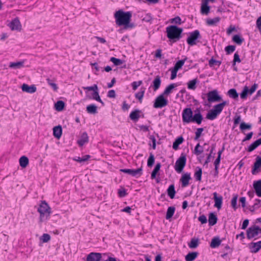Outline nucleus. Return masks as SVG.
Masks as SVG:
<instances>
[{
    "label": "nucleus",
    "mask_w": 261,
    "mask_h": 261,
    "mask_svg": "<svg viewBox=\"0 0 261 261\" xmlns=\"http://www.w3.org/2000/svg\"><path fill=\"white\" fill-rule=\"evenodd\" d=\"M46 81L47 82V84L53 89V90L55 91H57V90L58 89V87L57 86L56 84L54 83L53 81L49 79H47Z\"/></svg>",
    "instance_id": "4d7b16f0"
},
{
    "label": "nucleus",
    "mask_w": 261,
    "mask_h": 261,
    "mask_svg": "<svg viewBox=\"0 0 261 261\" xmlns=\"http://www.w3.org/2000/svg\"><path fill=\"white\" fill-rule=\"evenodd\" d=\"M221 241L218 237L214 238L211 241L210 246L212 248L218 247L221 244Z\"/></svg>",
    "instance_id": "cd10ccee"
},
{
    "label": "nucleus",
    "mask_w": 261,
    "mask_h": 261,
    "mask_svg": "<svg viewBox=\"0 0 261 261\" xmlns=\"http://www.w3.org/2000/svg\"><path fill=\"white\" fill-rule=\"evenodd\" d=\"M110 61H111L115 66H119L122 64L123 61L119 59L116 58L115 57H111L110 58Z\"/></svg>",
    "instance_id": "8fccbe9b"
},
{
    "label": "nucleus",
    "mask_w": 261,
    "mask_h": 261,
    "mask_svg": "<svg viewBox=\"0 0 261 261\" xmlns=\"http://www.w3.org/2000/svg\"><path fill=\"white\" fill-rule=\"evenodd\" d=\"M22 90L23 92L28 93H33L36 91V87L35 85H33L29 86L28 84H23L21 86Z\"/></svg>",
    "instance_id": "f3484780"
},
{
    "label": "nucleus",
    "mask_w": 261,
    "mask_h": 261,
    "mask_svg": "<svg viewBox=\"0 0 261 261\" xmlns=\"http://www.w3.org/2000/svg\"><path fill=\"white\" fill-rule=\"evenodd\" d=\"M154 162V157L152 153H150L149 157L147 161V166L148 167H151L153 165Z\"/></svg>",
    "instance_id": "bf43d9fd"
},
{
    "label": "nucleus",
    "mask_w": 261,
    "mask_h": 261,
    "mask_svg": "<svg viewBox=\"0 0 261 261\" xmlns=\"http://www.w3.org/2000/svg\"><path fill=\"white\" fill-rule=\"evenodd\" d=\"M145 93V88H141L140 89V91L136 93L135 97L137 99H138L140 102H142V99L144 96V94Z\"/></svg>",
    "instance_id": "58836bf2"
},
{
    "label": "nucleus",
    "mask_w": 261,
    "mask_h": 261,
    "mask_svg": "<svg viewBox=\"0 0 261 261\" xmlns=\"http://www.w3.org/2000/svg\"><path fill=\"white\" fill-rule=\"evenodd\" d=\"M221 64V62L215 60L213 58L210 59L208 61V64L211 67L214 66L215 65L219 66Z\"/></svg>",
    "instance_id": "13d9d810"
},
{
    "label": "nucleus",
    "mask_w": 261,
    "mask_h": 261,
    "mask_svg": "<svg viewBox=\"0 0 261 261\" xmlns=\"http://www.w3.org/2000/svg\"><path fill=\"white\" fill-rule=\"evenodd\" d=\"M252 127V125L250 123H246L244 122L241 123L240 125V129L243 132L245 130L250 129Z\"/></svg>",
    "instance_id": "49530a36"
},
{
    "label": "nucleus",
    "mask_w": 261,
    "mask_h": 261,
    "mask_svg": "<svg viewBox=\"0 0 261 261\" xmlns=\"http://www.w3.org/2000/svg\"><path fill=\"white\" fill-rule=\"evenodd\" d=\"M90 157V156L89 155H85L82 158L76 157L74 159V160L80 163H82L87 161Z\"/></svg>",
    "instance_id": "3c124183"
},
{
    "label": "nucleus",
    "mask_w": 261,
    "mask_h": 261,
    "mask_svg": "<svg viewBox=\"0 0 261 261\" xmlns=\"http://www.w3.org/2000/svg\"><path fill=\"white\" fill-rule=\"evenodd\" d=\"M89 140V137L87 133H83L81 137V138L77 141L78 144L82 146L86 143H87Z\"/></svg>",
    "instance_id": "412c9836"
},
{
    "label": "nucleus",
    "mask_w": 261,
    "mask_h": 261,
    "mask_svg": "<svg viewBox=\"0 0 261 261\" xmlns=\"http://www.w3.org/2000/svg\"><path fill=\"white\" fill-rule=\"evenodd\" d=\"M8 25L12 31H20L21 30V25L18 17L13 19Z\"/></svg>",
    "instance_id": "f8f14e48"
},
{
    "label": "nucleus",
    "mask_w": 261,
    "mask_h": 261,
    "mask_svg": "<svg viewBox=\"0 0 261 261\" xmlns=\"http://www.w3.org/2000/svg\"><path fill=\"white\" fill-rule=\"evenodd\" d=\"M249 248L251 249V252H257L261 248V241H259L256 243H251L249 245Z\"/></svg>",
    "instance_id": "a211bd4d"
},
{
    "label": "nucleus",
    "mask_w": 261,
    "mask_h": 261,
    "mask_svg": "<svg viewBox=\"0 0 261 261\" xmlns=\"http://www.w3.org/2000/svg\"><path fill=\"white\" fill-rule=\"evenodd\" d=\"M132 16L130 12H123L121 10L117 11L114 14L116 24L119 26L125 25V28L133 27V24H129Z\"/></svg>",
    "instance_id": "f257e3e1"
},
{
    "label": "nucleus",
    "mask_w": 261,
    "mask_h": 261,
    "mask_svg": "<svg viewBox=\"0 0 261 261\" xmlns=\"http://www.w3.org/2000/svg\"><path fill=\"white\" fill-rule=\"evenodd\" d=\"M65 106L64 102L62 100L57 101L55 104V108L58 111H62Z\"/></svg>",
    "instance_id": "de8ad7c7"
},
{
    "label": "nucleus",
    "mask_w": 261,
    "mask_h": 261,
    "mask_svg": "<svg viewBox=\"0 0 261 261\" xmlns=\"http://www.w3.org/2000/svg\"><path fill=\"white\" fill-rule=\"evenodd\" d=\"M241 61L240 60L239 55L238 54V53H236L234 54V58H233V66L235 65L236 62L240 63Z\"/></svg>",
    "instance_id": "338daca9"
},
{
    "label": "nucleus",
    "mask_w": 261,
    "mask_h": 261,
    "mask_svg": "<svg viewBox=\"0 0 261 261\" xmlns=\"http://www.w3.org/2000/svg\"><path fill=\"white\" fill-rule=\"evenodd\" d=\"M203 117L200 111L197 110L195 111V114L193 116L192 122H196L198 124L201 123Z\"/></svg>",
    "instance_id": "6ab92c4d"
},
{
    "label": "nucleus",
    "mask_w": 261,
    "mask_h": 261,
    "mask_svg": "<svg viewBox=\"0 0 261 261\" xmlns=\"http://www.w3.org/2000/svg\"><path fill=\"white\" fill-rule=\"evenodd\" d=\"M198 82L197 79L190 81L188 83V88L191 90H195L196 88V84Z\"/></svg>",
    "instance_id": "79ce46f5"
},
{
    "label": "nucleus",
    "mask_w": 261,
    "mask_h": 261,
    "mask_svg": "<svg viewBox=\"0 0 261 261\" xmlns=\"http://www.w3.org/2000/svg\"><path fill=\"white\" fill-rule=\"evenodd\" d=\"M101 258V253L91 252L87 255V261H99Z\"/></svg>",
    "instance_id": "2eb2a0df"
},
{
    "label": "nucleus",
    "mask_w": 261,
    "mask_h": 261,
    "mask_svg": "<svg viewBox=\"0 0 261 261\" xmlns=\"http://www.w3.org/2000/svg\"><path fill=\"white\" fill-rule=\"evenodd\" d=\"M217 217L214 213H211L208 216V223L210 226H213L217 223Z\"/></svg>",
    "instance_id": "bb28decb"
},
{
    "label": "nucleus",
    "mask_w": 261,
    "mask_h": 261,
    "mask_svg": "<svg viewBox=\"0 0 261 261\" xmlns=\"http://www.w3.org/2000/svg\"><path fill=\"white\" fill-rule=\"evenodd\" d=\"M207 100L210 102H218L222 100V97L218 94L217 90L209 91L207 93Z\"/></svg>",
    "instance_id": "1a4fd4ad"
},
{
    "label": "nucleus",
    "mask_w": 261,
    "mask_h": 261,
    "mask_svg": "<svg viewBox=\"0 0 261 261\" xmlns=\"http://www.w3.org/2000/svg\"><path fill=\"white\" fill-rule=\"evenodd\" d=\"M199 244V240L198 238H192L190 242L188 244V246L190 248H196L198 246Z\"/></svg>",
    "instance_id": "7c9ffc66"
},
{
    "label": "nucleus",
    "mask_w": 261,
    "mask_h": 261,
    "mask_svg": "<svg viewBox=\"0 0 261 261\" xmlns=\"http://www.w3.org/2000/svg\"><path fill=\"white\" fill-rule=\"evenodd\" d=\"M203 152L202 147L199 143L197 144L194 149V153L197 155H200Z\"/></svg>",
    "instance_id": "6e6d98bb"
},
{
    "label": "nucleus",
    "mask_w": 261,
    "mask_h": 261,
    "mask_svg": "<svg viewBox=\"0 0 261 261\" xmlns=\"http://www.w3.org/2000/svg\"><path fill=\"white\" fill-rule=\"evenodd\" d=\"M161 166V165L160 163L156 164V165H155V166L151 174V178L152 179H154L155 178L156 173L160 169Z\"/></svg>",
    "instance_id": "c03bdc74"
},
{
    "label": "nucleus",
    "mask_w": 261,
    "mask_h": 261,
    "mask_svg": "<svg viewBox=\"0 0 261 261\" xmlns=\"http://www.w3.org/2000/svg\"><path fill=\"white\" fill-rule=\"evenodd\" d=\"M176 86V85L175 84H171L169 85H168L165 90L164 91L162 94L164 95H168L169 94H170L172 92V90Z\"/></svg>",
    "instance_id": "473e14b6"
},
{
    "label": "nucleus",
    "mask_w": 261,
    "mask_h": 261,
    "mask_svg": "<svg viewBox=\"0 0 261 261\" xmlns=\"http://www.w3.org/2000/svg\"><path fill=\"white\" fill-rule=\"evenodd\" d=\"M186 60V59H185L184 60H181L177 61L176 63V64H175L173 68L178 71L184 65Z\"/></svg>",
    "instance_id": "09e8293b"
},
{
    "label": "nucleus",
    "mask_w": 261,
    "mask_h": 261,
    "mask_svg": "<svg viewBox=\"0 0 261 261\" xmlns=\"http://www.w3.org/2000/svg\"><path fill=\"white\" fill-rule=\"evenodd\" d=\"M191 179L190 173H186L184 174L180 181L181 182V186L182 187H186L189 184V180Z\"/></svg>",
    "instance_id": "dca6fc26"
},
{
    "label": "nucleus",
    "mask_w": 261,
    "mask_h": 261,
    "mask_svg": "<svg viewBox=\"0 0 261 261\" xmlns=\"http://www.w3.org/2000/svg\"><path fill=\"white\" fill-rule=\"evenodd\" d=\"M92 98L93 99H95V100L100 102L102 106H104L105 103L104 102L102 101V100L101 99L100 96H99V93H98V90L97 89V90H95L94 92H93L92 93Z\"/></svg>",
    "instance_id": "a19ab883"
},
{
    "label": "nucleus",
    "mask_w": 261,
    "mask_h": 261,
    "mask_svg": "<svg viewBox=\"0 0 261 261\" xmlns=\"http://www.w3.org/2000/svg\"><path fill=\"white\" fill-rule=\"evenodd\" d=\"M183 141L184 138L180 136L178 137L173 143V148L175 150L178 149L179 145L181 144Z\"/></svg>",
    "instance_id": "f704fd0d"
},
{
    "label": "nucleus",
    "mask_w": 261,
    "mask_h": 261,
    "mask_svg": "<svg viewBox=\"0 0 261 261\" xmlns=\"http://www.w3.org/2000/svg\"><path fill=\"white\" fill-rule=\"evenodd\" d=\"M164 96V95L162 94L155 98L153 104L154 108H162L168 105V100Z\"/></svg>",
    "instance_id": "6e6552de"
},
{
    "label": "nucleus",
    "mask_w": 261,
    "mask_h": 261,
    "mask_svg": "<svg viewBox=\"0 0 261 261\" xmlns=\"http://www.w3.org/2000/svg\"><path fill=\"white\" fill-rule=\"evenodd\" d=\"M139 113V110H135L133 111L129 115L130 118L135 121H137L140 117Z\"/></svg>",
    "instance_id": "4c0bfd02"
},
{
    "label": "nucleus",
    "mask_w": 261,
    "mask_h": 261,
    "mask_svg": "<svg viewBox=\"0 0 261 261\" xmlns=\"http://www.w3.org/2000/svg\"><path fill=\"white\" fill-rule=\"evenodd\" d=\"M171 22L172 23L180 24L181 23V18L179 16H176L171 19Z\"/></svg>",
    "instance_id": "69168bd1"
},
{
    "label": "nucleus",
    "mask_w": 261,
    "mask_h": 261,
    "mask_svg": "<svg viewBox=\"0 0 261 261\" xmlns=\"http://www.w3.org/2000/svg\"><path fill=\"white\" fill-rule=\"evenodd\" d=\"M37 211L40 214V221L42 222L50 217L51 208L45 201H42L38 207Z\"/></svg>",
    "instance_id": "f03ea898"
},
{
    "label": "nucleus",
    "mask_w": 261,
    "mask_h": 261,
    "mask_svg": "<svg viewBox=\"0 0 261 261\" xmlns=\"http://www.w3.org/2000/svg\"><path fill=\"white\" fill-rule=\"evenodd\" d=\"M202 169L199 167H197L196 168V171L194 173V177L197 181H201V176H202Z\"/></svg>",
    "instance_id": "ea45409f"
},
{
    "label": "nucleus",
    "mask_w": 261,
    "mask_h": 261,
    "mask_svg": "<svg viewBox=\"0 0 261 261\" xmlns=\"http://www.w3.org/2000/svg\"><path fill=\"white\" fill-rule=\"evenodd\" d=\"M40 240L42 242L46 243L50 240V236L47 233H44L40 238Z\"/></svg>",
    "instance_id": "052dcab7"
},
{
    "label": "nucleus",
    "mask_w": 261,
    "mask_h": 261,
    "mask_svg": "<svg viewBox=\"0 0 261 261\" xmlns=\"http://www.w3.org/2000/svg\"><path fill=\"white\" fill-rule=\"evenodd\" d=\"M62 129L60 125L56 126L53 128L54 136L57 139H59L62 135Z\"/></svg>",
    "instance_id": "5701e85b"
},
{
    "label": "nucleus",
    "mask_w": 261,
    "mask_h": 261,
    "mask_svg": "<svg viewBox=\"0 0 261 261\" xmlns=\"http://www.w3.org/2000/svg\"><path fill=\"white\" fill-rule=\"evenodd\" d=\"M220 21V18L219 17H216L213 19L208 18L206 20V23L209 26L216 25Z\"/></svg>",
    "instance_id": "4be33fe9"
},
{
    "label": "nucleus",
    "mask_w": 261,
    "mask_h": 261,
    "mask_svg": "<svg viewBox=\"0 0 261 261\" xmlns=\"http://www.w3.org/2000/svg\"><path fill=\"white\" fill-rule=\"evenodd\" d=\"M175 193L174 185L173 184L171 185L167 189L168 195L170 198L173 199L175 197Z\"/></svg>",
    "instance_id": "c756f323"
},
{
    "label": "nucleus",
    "mask_w": 261,
    "mask_h": 261,
    "mask_svg": "<svg viewBox=\"0 0 261 261\" xmlns=\"http://www.w3.org/2000/svg\"><path fill=\"white\" fill-rule=\"evenodd\" d=\"M238 197V195H237V194L233 195V197L231 200V205L234 210H236L237 208V202Z\"/></svg>",
    "instance_id": "603ef678"
},
{
    "label": "nucleus",
    "mask_w": 261,
    "mask_h": 261,
    "mask_svg": "<svg viewBox=\"0 0 261 261\" xmlns=\"http://www.w3.org/2000/svg\"><path fill=\"white\" fill-rule=\"evenodd\" d=\"M235 46L228 45L225 47V50L227 54H230V53L233 52L235 50Z\"/></svg>",
    "instance_id": "680f3d73"
},
{
    "label": "nucleus",
    "mask_w": 261,
    "mask_h": 261,
    "mask_svg": "<svg viewBox=\"0 0 261 261\" xmlns=\"http://www.w3.org/2000/svg\"><path fill=\"white\" fill-rule=\"evenodd\" d=\"M258 146V145L257 142L255 141L248 147L247 151L249 152H252L254 149H255Z\"/></svg>",
    "instance_id": "864d4df0"
},
{
    "label": "nucleus",
    "mask_w": 261,
    "mask_h": 261,
    "mask_svg": "<svg viewBox=\"0 0 261 261\" xmlns=\"http://www.w3.org/2000/svg\"><path fill=\"white\" fill-rule=\"evenodd\" d=\"M201 38L200 32L196 30L189 33L187 39V43L190 46H193L197 44V40Z\"/></svg>",
    "instance_id": "423d86ee"
},
{
    "label": "nucleus",
    "mask_w": 261,
    "mask_h": 261,
    "mask_svg": "<svg viewBox=\"0 0 261 261\" xmlns=\"http://www.w3.org/2000/svg\"><path fill=\"white\" fill-rule=\"evenodd\" d=\"M175 208L174 206L169 207L167 211L166 219L169 220L172 218L175 213Z\"/></svg>",
    "instance_id": "2f4dec72"
},
{
    "label": "nucleus",
    "mask_w": 261,
    "mask_h": 261,
    "mask_svg": "<svg viewBox=\"0 0 261 261\" xmlns=\"http://www.w3.org/2000/svg\"><path fill=\"white\" fill-rule=\"evenodd\" d=\"M261 207V200L256 199L255 200V202L254 203L253 205L250 208V211L251 212H254L255 210Z\"/></svg>",
    "instance_id": "37998d69"
},
{
    "label": "nucleus",
    "mask_w": 261,
    "mask_h": 261,
    "mask_svg": "<svg viewBox=\"0 0 261 261\" xmlns=\"http://www.w3.org/2000/svg\"><path fill=\"white\" fill-rule=\"evenodd\" d=\"M232 41L237 44L241 45L244 41V39L243 38L241 37L240 35H235L233 36L232 38Z\"/></svg>",
    "instance_id": "a18cd8bd"
},
{
    "label": "nucleus",
    "mask_w": 261,
    "mask_h": 261,
    "mask_svg": "<svg viewBox=\"0 0 261 261\" xmlns=\"http://www.w3.org/2000/svg\"><path fill=\"white\" fill-rule=\"evenodd\" d=\"M152 84L154 91L157 90L160 88L161 84V80L159 75H157L155 77Z\"/></svg>",
    "instance_id": "b1692460"
},
{
    "label": "nucleus",
    "mask_w": 261,
    "mask_h": 261,
    "mask_svg": "<svg viewBox=\"0 0 261 261\" xmlns=\"http://www.w3.org/2000/svg\"><path fill=\"white\" fill-rule=\"evenodd\" d=\"M20 166L22 168L26 167L29 164V159L25 156H22L19 159Z\"/></svg>",
    "instance_id": "e433bc0d"
},
{
    "label": "nucleus",
    "mask_w": 261,
    "mask_h": 261,
    "mask_svg": "<svg viewBox=\"0 0 261 261\" xmlns=\"http://www.w3.org/2000/svg\"><path fill=\"white\" fill-rule=\"evenodd\" d=\"M203 131V128H198L197 129L196 132H195V140H198L201 135V133Z\"/></svg>",
    "instance_id": "e2e57ef3"
},
{
    "label": "nucleus",
    "mask_w": 261,
    "mask_h": 261,
    "mask_svg": "<svg viewBox=\"0 0 261 261\" xmlns=\"http://www.w3.org/2000/svg\"><path fill=\"white\" fill-rule=\"evenodd\" d=\"M193 118V112L191 108H186L182 113V121L189 123L192 122Z\"/></svg>",
    "instance_id": "9d476101"
},
{
    "label": "nucleus",
    "mask_w": 261,
    "mask_h": 261,
    "mask_svg": "<svg viewBox=\"0 0 261 261\" xmlns=\"http://www.w3.org/2000/svg\"><path fill=\"white\" fill-rule=\"evenodd\" d=\"M83 89L85 90H87L88 91H93V92H94L95 90H97L98 87L97 85L94 84L92 86L83 87Z\"/></svg>",
    "instance_id": "774afa93"
},
{
    "label": "nucleus",
    "mask_w": 261,
    "mask_h": 261,
    "mask_svg": "<svg viewBox=\"0 0 261 261\" xmlns=\"http://www.w3.org/2000/svg\"><path fill=\"white\" fill-rule=\"evenodd\" d=\"M253 188L256 195L258 197H261V179L254 182Z\"/></svg>",
    "instance_id": "aec40b11"
},
{
    "label": "nucleus",
    "mask_w": 261,
    "mask_h": 261,
    "mask_svg": "<svg viewBox=\"0 0 261 261\" xmlns=\"http://www.w3.org/2000/svg\"><path fill=\"white\" fill-rule=\"evenodd\" d=\"M261 168V156H257L255 161L253 164V166L251 171L253 175H255L260 171Z\"/></svg>",
    "instance_id": "ddd939ff"
},
{
    "label": "nucleus",
    "mask_w": 261,
    "mask_h": 261,
    "mask_svg": "<svg viewBox=\"0 0 261 261\" xmlns=\"http://www.w3.org/2000/svg\"><path fill=\"white\" fill-rule=\"evenodd\" d=\"M120 172L127 173L133 176H140L142 174V168L140 167L137 169H122L120 170Z\"/></svg>",
    "instance_id": "9b49d317"
},
{
    "label": "nucleus",
    "mask_w": 261,
    "mask_h": 261,
    "mask_svg": "<svg viewBox=\"0 0 261 261\" xmlns=\"http://www.w3.org/2000/svg\"><path fill=\"white\" fill-rule=\"evenodd\" d=\"M228 104L226 101H224L220 103L215 105L213 109L207 113L206 118L209 120H214L221 113L224 107Z\"/></svg>",
    "instance_id": "7ed1b4c3"
},
{
    "label": "nucleus",
    "mask_w": 261,
    "mask_h": 261,
    "mask_svg": "<svg viewBox=\"0 0 261 261\" xmlns=\"http://www.w3.org/2000/svg\"><path fill=\"white\" fill-rule=\"evenodd\" d=\"M213 195L215 201L214 206L220 210L222 207L223 197L221 195L218 196V194L216 192H214Z\"/></svg>",
    "instance_id": "4468645a"
},
{
    "label": "nucleus",
    "mask_w": 261,
    "mask_h": 261,
    "mask_svg": "<svg viewBox=\"0 0 261 261\" xmlns=\"http://www.w3.org/2000/svg\"><path fill=\"white\" fill-rule=\"evenodd\" d=\"M142 84V81H139L138 82H134L132 84V88L134 90H136L139 86H140Z\"/></svg>",
    "instance_id": "0e129e2a"
},
{
    "label": "nucleus",
    "mask_w": 261,
    "mask_h": 261,
    "mask_svg": "<svg viewBox=\"0 0 261 261\" xmlns=\"http://www.w3.org/2000/svg\"><path fill=\"white\" fill-rule=\"evenodd\" d=\"M249 92V89L247 86L244 88L243 90L240 94V97L242 99H245L247 98L248 93Z\"/></svg>",
    "instance_id": "5fc2aeb1"
},
{
    "label": "nucleus",
    "mask_w": 261,
    "mask_h": 261,
    "mask_svg": "<svg viewBox=\"0 0 261 261\" xmlns=\"http://www.w3.org/2000/svg\"><path fill=\"white\" fill-rule=\"evenodd\" d=\"M204 1V2H203L201 6V12L202 14H205L207 15L210 12V7L207 5L208 0Z\"/></svg>",
    "instance_id": "393cba45"
},
{
    "label": "nucleus",
    "mask_w": 261,
    "mask_h": 261,
    "mask_svg": "<svg viewBox=\"0 0 261 261\" xmlns=\"http://www.w3.org/2000/svg\"><path fill=\"white\" fill-rule=\"evenodd\" d=\"M86 111L89 114H96L97 113V107L94 104L89 105L87 106Z\"/></svg>",
    "instance_id": "a878e982"
},
{
    "label": "nucleus",
    "mask_w": 261,
    "mask_h": 261,
    "mask_svg": "<svg viewBox=\"0 0 261 261\" xmlns=\"http://www.w3.org/2000/svg\"><path fill=\"white\" fill-rule=\"evenodd\" d=\"M259 234H261V228L258 226H251L247 230V238L248 239L256 237Z\"/></svg>",
    "instance_id": "0eeeda50"
},
{
    "label": "nucleus",
    "mask_w": 261,
    "mask_h": 261,
    "mask_svg": "<svg viewBox=\"0 0 261 261\" xmlns=\"http://www.w3.org/2000/svg\"><path fill=\"white\" fill-rule=\"evenodd\" d=\"M182 29L176 25H170L166 28L167 37L170 40H179L181 38Z\"/></svg>",
    "instance_id": "20e7f679"
},
{
    "label": "nucleus",
    "mask_w": 261,
    "mask_h": 261,
    "mask_svg": "<svg viewBox=\"0 0 261 261\" xmlns=\"http://www.w3.org/2000/svg\"><path fill=\"white\" fill-rule=\"evenodd\" d=\"M198 254V253L197 252L189 253L185 257L186 260L193 261L197 257Z\"/></svg>",
    "instance_id": "72a5a7b5"
},
{
    "label": "nucleus",
    "mask_w": 261,
    "mask_h": 261,
    "mask_svg": "<svg viewBox=\"0 0 261 261\" xmlns=\"http://www.w3.org/2000/svg\"><path fill=\"white\" fill-rule=\"evenodd\" d=\"M227 95L229 97L234 99H237L239 97V94L235 89H230L227 92Z\"/></svg>",
    "instance_id": "c9c22d12"
},
{
    "label": "nucleus",
    "mask_w": 261,
    "mask_h": 261,
    "mask_svg": "<svg viewBox=\"0 0 261 261\" xmlns=\"http://www.w3.org/2000/svg\"><path fill=\"white\" fill-rule=\"evenodd\" d=\"M187 162L186 156L184 153H181L180 157L176 160L174 169L177 173H181L185 168Z\"/></svg>",
    "instance_id": "39448f33"
},
{
    "label": "nucleus",
    "mask_w": 261,
    "mask_h": 261,
    "mask_svg": "<svg viewBox=\"0 0 261 261\" xmlns=\"http://www.w3.org/2000/svg\"><path fill=\"white\" fill-rule=\"evenodd\" d=\"M24 65L23 61H19L17 62H11L9 64V67L14 69H19Z\"/></svg>",
    "instance_id": "c85d7f7f"
}]
</instances>
